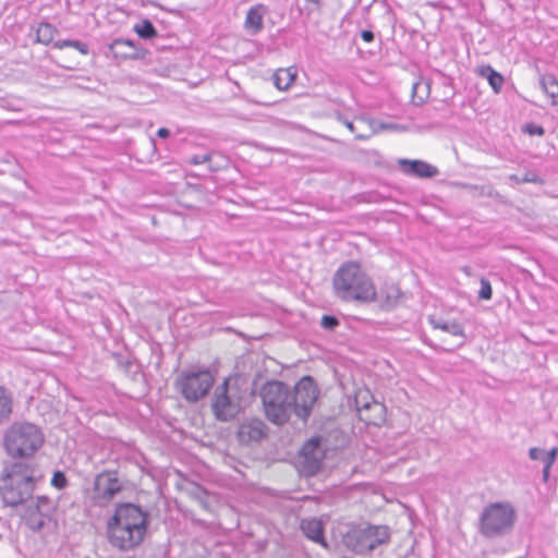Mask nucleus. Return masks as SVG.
<instances>
[{"label": "nucleus", "instance_id": "f257e3e1", "mask_svg": "<svg viewBox=\"0 0 558 558\" xmlns=\"http://www.w3.org/2000/svg\"><path fill=\"white\" fill-rule=\"evenodd\" d=\"M147 525L145 511L133 504H122L108 521L109 542L121 550L133 549L143 542Z\"/></svg>", "mask_w": 558, "mask_h": 558}, {"label": "nucleus", "instance_id": "f03ea898", "mask_svg": "<svg viewBox=\"0 0 558 558\" xmlns=\"http://www.w3.org/2000/svg\"><path fill=\"white\" fill-rule=\"evenodd\" d=\"M43 428L28 421H15L3 433L1 446L8 457L4 462L34 463L45 444Z\"/></svg>", "mask_w": 558, "mask_h": 558}, {"label": "nucleus", "instance_id": "7ed1b4c3", "mask_svg": "<svg viewBox=\"0 0 558 558\" xmlns=\"http://www.w3.org/2000/svg\"><path fill=\"white\" fill-rule=\"evenodd\" d=\"M35 463L2 462L0 498L7 507H17L31 499L36 488Z\"/></svg>", "mask_w": 558, "mask_h": 558}, {"label": "nucleus", "instance_id": "20e7f679", "mask_svg": "<svg viewBox=\"0 0 558 558\" xmlns=\"http://www.w3.org/2000/svg\"><path fill=\"white\" fill-rule=\"evenodd\" d=\"M336 294L344 301L369 302L376 298V288L360 264L344 263L333 277Z\"/></svg>", "mask_w": 558, "mask_h": 558}, {"label": "nucleus", "instance_id": "39448f33", "mask_svg": "<svg viewBox=\"0 0 558 558\" xmlns=\"http://www.w3.org/2000/svg\"><path fill=\"white\" fill-rule=\"evenodd\" d=\"M341 544L355 554H366L390 538L389 529L385 525H344L339 529Z\"/></svg>", "mask_w": 558, "mask_h": 558}, {"label": "nucleus", "instance_id": "423d86ee", "mask_svg": "<svg viewBox=\"0 0 558 558\" xmlns=\"http://www.w3.org/2000/svg\"><path fill=\"white\" fill-rule=\"evenodd\" d=\"M515 520L517 511L510 502H493L483 509L478 531L487 538L501 537L512 531Z\"/></svg>", "mask_w": 558, "mask_h": 558}, {"label": "nucleus", "instance_id": "0eeeda50", "mask_svg": "<svg viewBox=\"0 0 558 558\" xmlns=\"http://www.w3.org/2000/svg\"><path fill=\"white\" fill-rule=\"evenodd\" d=\"M267 418L277 425L288 422L293 414L291 389L281 381H269L260 392Z\"/></svg>", "mask_w": 558, "mask_h": 558}, {"label": "nucleus", "instance_id": "6e6552de", "mask_svg": "<svg viewBox=\"0 0 558 558\" xmlns=\"http://www.w3.org/2000/svg\"><path fill=\"white\" fill-rule=\"evenodd\" d=\"M182 396L190 402L204 398L214 385V377L207 369L183 372L177 380Z\"/></svg>", "mask_w": 558, "mask_h": 558}, {"label": "nucleus", "instance_id": "1a4fd4ad", "mask_svg": "<svg viewBox=\"0 0 558 558\" xmlns=\"http://www.w3.org/2000/svg\"><path fill=\"white\" fill-rule=\"evenodd\" d=\"M28 500L23 519L32 531L38 532L52 521L57 504L47 496L31 497Z\"/></svg>", "mask_w": 558, "mask_h": 558}, {"label": "nucleus", "instance_id": "9d476101", "mask_svg": "<svg viewBox=\"0 0 558 558\" xmlns=\"http://www.w3.org/2000/svg\"><path fill=\"white\" fill-rule=\"evenodd\" d=\"M318 397V390L312 377H303L291 390V402L293 404V414L305 421L312 411Z\"/></svg>", "mask_w": 558, "mask_h": 558}, {"label": "nucleus", "instance_id": "9b49d317", "mask_svg": "<svg viewBox=\"0 0 558 558\" xmlns=\"http://www.w3.org/2000/svg\"><path fill=\"white\" fill-rule=\"evenodd\" d=\"M211 408L216 418L225 422L235 417L240 412V401L229 395L228 380L216 388Z\"/></svg>", "mask_w": 558, "mask_h": 558}, {"label": "nucleus", "instance_id": "f8f14e48", "mask_svg": "<svg viewBox=\"0 0 558 558\" xmlns=\"http://www.w3.org/2000/svg\"><path fill=\"white\" fill-rule=\"evenodd\" d=\"M325 450L319 438H311L301 450V465L307 475H314L322 466Z\"/></svg>", "mask_w": 558, "mask_h": 558}, {"label": "nucleus", "instance_id": "ddd939ff", "mask_svg": "<svg viewBox=\"0 0 558 558\" xmlns=\"http://www.w3.org/2000/svg\"><path fill=\"white\" fill-rule=\"evenodd\" d=\"M122 489L119 478L110 472L98 474L94 483V498L98 505H107Z\"/></svg>", "mask_w": 558, "mask_h": 558}, {"label": "nucleus", "instance_id": "4468645a", "mask_svg": "<svg viewBox=\"0 0 558 558\" xmlns=\"http://www.w3.org/2000/svg\"><path fill=\"white\" fill-rule=\"evenodd\" d=\"M398 165L404 174L415 178L429 179L439 173L435 166L418 159H399Z\"/></svg>", "mask_w": 558, "mask_h": 558}, {"label": "nucleus", "instance_id": "2eb2a0df", "mask_svg": "<svg viewBox=\"0 0 558 558\" xmlns=\"http://www.w3.org/2000/svg\"><path fill=\"white\" fill-rule=\"evenodd\" d=\"M265 435L266 425L257 418L244 421L238 429V438L242 444L259 441Z\"/></svg>", "mask_w": 558, "mask_h": 558}, {"label": "nucleus", "instance_id": "dca6fc26", "mask_svg": "<svg viewBox=\"0 0 558 558\" xmlns=\"http://www.w3.org/2000/svg\"><path fill=\"white\" fill-rule=\"evenodd\" d=\"M107 56H112L117 61H124L138 58V52L133 40L118 38L108 46Z\"/></svg>", "mask_w": 558, "mask_h": 558}, {"label": "nucleus", "instance_id": "f3484780", "mask_svg": "<svg viewBox=\"0 0 558 558\" xmlns=\"http://www.w3.org/2000/svg\"><path fill=\"white\" fill-rule=\"evenodd\" d=\"M300 527L303 534L311 541L320 544L327 548V542L324 537V525L319 519L307 518L301 521Z\"/></svg>", "mask_w": 558, "mask_h": 558}, {"label": "nucleus", "instance_id": "a211bd4d", "mask_svg": "<svg viewBox=\"0 0 558 558\" xmlns=\"http://www.w3.org/2000/svg\"><path fill=\"white\" fill-rule=\"evenodd\" d=\"M267 13V8L264 4H255L250 8L245 17V28L252 34H258L264 27V16Z\"/></svg>", "mask_w": 558, "mask_h": 558}, {"label": "nucleus", "instance_id": "6ab92c4d", "mask_svg": "<svg viewBox=\"0 0 558 558\" xmlns=\"http://www.w3.org/2000/svg\"><path fill=\"white\" fill-rule=\"evenodd\" d=\"M428 322L434 329H440L445 332L450 333L451 336L461 338V341L457 344V347L463 345L465 335L461 324H459L456 320H445L442 318H437L434 316L429 317Z\"/></svg>", "mask_w": 558, "mask_h": 558}, {"label": "nucleus", "instance_id": "aec40b11", "mask_svg": "<svg viewBox=\"0 0 558 558\" xmlns=\"http://www.w3.org/2000/svg\"><path fill=\"white\" fill-rule=\"evenodd\" d=\"M558 454V448H551L549 451H545L541 448H531L529 451V456L532 460L542 461L544 464L543 469V477L544 481H547L549 476V471L551 465L554 464Z\"/></svg>", "mask_w": 558, "mask_h": 558}, {"label": "nucleus", "instance_id": "412c9836", "mask_svg": "<svg viewBox=\"0 0 558 558\" xmlns=\"http://www.w3.org/2000/svg\"><path fill=\"white\" fill-rule=\"evenodd\" d=\"M296 78L294 68L279 69L274 74V84L279 90L289 89Z\"/></svg>", "mask_w": 558, "mask_h": 558}, {"label": "nucleus", "instance_id": "4be33fe9", "mask_svg": "<svg viewBox=\"0 0 558 558\" xmlns=\"http://www.w3.org/2000/svg\"><path fill=\"white\" fill-rule=\"evenodd\" d=\"M478 75L486 78L493 90L498 94L504 86V76L490 65H483L478 69Z\"/></svg>", "mask_w": 558, "mask_h": 558}, {"label": "nucleus", "instance_id": "5701e85b", "mask_svg": "<svg viewBox=\"0 0 558 558\" xmlns=\"http://www.w3.org/2000/svg\"><path fill=\"white\" fill-rule=\"evenodd\" d=\"M541 86L550 98L551 105L558 106V80L553 74H544L541 77Z\"/></svg>", "mask_w": 558, "mask_h": 558}, {"label": "nucleus", "instance_id": "b1692460", "mask_svg": "<svg viewBox=\"0 0 558 558\" xmlns=\"http://www.w3.org/2000/svg\"><path fill=\"white\" fill-rule=\"evenodd\" d=\"M13 411V399L11 392L0 386V424L9 421Z\"/></svg>", "mask_w": 558, "mask_h": 558}, {"label": "nucleus", "instance_id": "393cba45", "mask_svg": "<svg viewBox=\"0 0 558 558\" xmlns=\"http://www.w3.org/2000/svg\"><path fill=\"white\" fill-rule=\"evenodd\" d=\"M56 35V28L49 23H40L36 28V39L44 45L50 44Z\"/></svg>", "mask_w": 558, "mask_h": 558}, {"label": "nucleus", "instance_id": "a878e982", "mask_svg": "<svg viewBox=\"0 0 558 558\" xmlns=\"http://www.w3.org/2000/svg\"><path fill=\"white\" fill-rule=\"evenodd\" d=\"M134 31L143 39H151L157 36V31L149 20H143L135 24Z\"/></svg>", "mask_w": 558, "mask_h": 558}, {"label": "nucleus", "instance_id": "bb28decb", "mask_svg": "<svg viewBox=\"0 0 558 558\" xmlns=\"http://www.w3.org/2000/svg\"><path fill=\"white\" fill-rule=\"evenodd\" d=\"M428 95V85L423 83L413 84L412 99L415 105H421L425 101Z\"/></svg>", "mask_w": 558, "mask_h": 558}, {"label": "nucleus", "instance_id": "cd10ccee", "mask_svg": "<svg viewBox=\"0 0 558 558\" xmlns=\"http://www.w3.org/2000/svg\"><path fill=\"white\" fill-rule=\"evenodd\" d=\"M51 485L57 489H63L68 486V478L62 471H56L51 478Z\"/></svg>", "mask_w": 558, "mask_h": 558}, {"label": "nucleus", "instance_id": "c85d7f7f", "mask_svg": "<svg viewBox=\"0 0 558 558\" xmlns=\"http://www.w3.org/2000/svg\"><path fill=\"white\" fill-rule=\"evenodd\" d=\"M478 298L482 300H489L492 298V286L488 280H481V289L478 291Z\"/></svg>", "mask_w": 558, "mask_h": 558}, {"label": "nucleus", "instance_id": "c756f323", "mask_svg": "<svg viewBox=\"0 0 558 558\" xmlns=\"http://www.w3.org/2000/svg\"><path fill=\"white\" fill-rule=\"evenodd\" d=\"M320 325H322L323 328H325L327 330H332V329H335L339 325V320L335 316L324 315L322 317Z\"/></svg>", "mask_w": 558, "mask_h": 558}, {"label": "nucleus", "instance_id": "7c9ffc66", "mask_svg": "<svg viewBox=\"0 0 558 558\" xmlns=\"http://www.w3.org/2000/svg\"><path fill=\"white\" fill-rule=\"evenodd\" d=\"M211 155L210 154H202V155H193L190 157V163L191 165H203L210 160Z\"/></svg>", "mask_w": 558, "mask_h": 558}, {"label": "nucleus", "instance_id": "2f4dec72", "mask_svg": "<svg viewBox=\"0 0 558 558\" xmlns=\"http://www.w3.org/2000/svg\"><path fill=\"white\" fill-rule=\"evenodd\" d=\"M522 183H543V180L535 173L533 172H527L525 173V175L522 178Z\"/></svg>", "mask_w": 558, "mask_h": 558}, {"label": "nucleus", "instance_id": "473e14b6", "mask_svg": "<svg viewBox=\"0 0 558 558\" xmlns=\"http://www.w3.org/2000/svg\"><path fill=\"white\" fill-rule=\"evenodd\" d=\"M526 132L531 135H538V136H542L545 133L544 129L541 125H536V124L526 125Z\"/></svg>", "mask_w": 558, "mask_h": 558}, {"label": "nucleus", "instance_id": "72a5a7b5", "mask_svg": "<svg viewBox=\"0 0 558 558\" xmlns=\"http://www.w3.org/2000/svg\"><path fill=\"white\" fill-rule=\"evenodd\" d=\"M72 48L78 50L82 54H87L89 51L88 45L80 40H73Z\"/></svg>", "mask_w": 558, "mask_h": 558}, {"label": "nucleus", "instance_id": "f704fd0d", "mask_svg": "<svg viewBox=\"0 0 558 558\" xmlns=\"http://www.w3.org/2000/svg\"><path fill=\"white\" fill-rule=\"evenodd\" d=\"M339 121L342 122L352 133H355L356 128L355 123L352 121H349L347 118H343L342 116H339Z\"/></svg>", "mask_w": 558, "mask_h": 558}, {"label": "nucleus", "instance_id": "c9c22d12", "mask_svg": "<svg viewBox=\"0 0 558 558\" xmlns=\"http://www.w3.org/2000/svg\"><path fill=\"white\" fill-rule=\"evenodd\" d=\"M361 37L365 43H372L374 40V33L372 31L364 29L361 33Z\"/></svg>", "mask_w": 558, "mask_h": 558}, {"label": "nucleus", "instance_id": "e433bc0d", "mask_svg": "<svg viewBox=\"0 0 558 558\" xmlns=\"http://www.w3.org/2000/svg\"><path fill=\"white\" fill-rule=\"evenodd\" d=\"M72 43L73 40L71 39H65V40H60V41H57L54 44V46L59 49H62V48H65V47H71L72 48Z\"/></svg>", "mask_w": 558, "mask_h": 558}, {"label": "nucleus", "instance_id": "4c0bfd02", "mask_svg": "<svg viewBox=\"0 0 558 558\" xmlns=\"http://www.w3.org/2000/svg\"><path fill=\"white\" fill-rule=\"evenodd\" d=\"M157 135L161 138H167L170 135V131L166 128H160L157 132Z\"/></svg>", "mask_w": 558, "mask_h": 558}, {"label": "nucleus", "instance_id": "58836bf2", "mask_svg": "<svg viewBox=\"0 0 558 558\" xmlns=\"http://www.w3.org/2000/svg\"><path fill=\"white\" fill-rule=\"evenodd\" d=\"M509 180L513 181V182H514V183H517V184L522 183V181H521V180H522V178H520V177H519V175H517V174H511V175L509 177Z\"/></svg>", "mask_w": 558, "mask_h": 558}, {"label": "nucleus", "instance_id": "ea45409f", "mask_svg": "<svg viewBox=\"0 0 558 558\" xmlns=\"http://www.w3.org/2000/svg\"><path fill=\"white\" fill-rule=\"evenodd\" d=\"M356 405H357V409H368L369 408V403L368 402H365V403H361L360 400H359V397L356 398Z\"/></svg>", "mask_w": 558, "mask_h": 558}, {"label": "nucleus", "instance_id": "a19ab883", "mask_svg": "<svg viewBox=\"0 0 558 558\" xmlns=\"http://www.w3.org/2000/svg\"><path fill=\"white\" fill-rule=\"evenodd\" d=\"M308 3L313 5L314 9H318L322 0H306Z\"/></svg>", "mask_w": 558, "mask_h": 558}]
</instances>
